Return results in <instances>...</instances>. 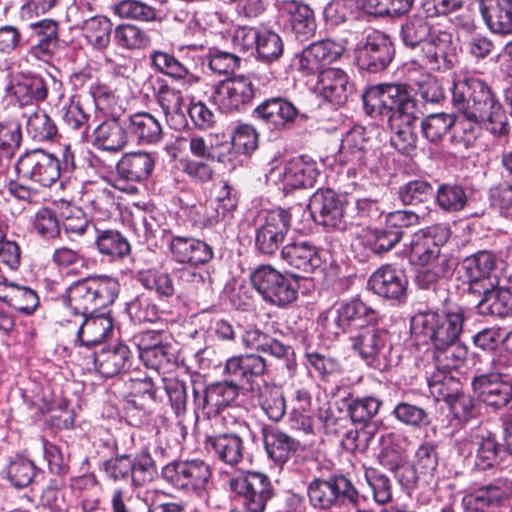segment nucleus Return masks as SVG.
<instances>
[{
	"label": "nucleus",
	"mask_w": 512,
	"mask_h": 512,
	"mask_svg": "<svg viewBox=\"0 0 512 512\" xmlns=\"http://www.w3.org/2000/svg\"><path fill=\"white\" fill-rule=\"evenodd\" d=\"M512 498L507 480L496 479L466 493L461 499L463 512H496Z\"/></svg>",
	"instance_id": "6ab92c4d"
},
{
	"label": "nucleus",
	"mask_w": 512,
	"mask_h": 512,
	"mask_svg": "<svg viewBox=\"0 0 512 512\" xmlns=\"http://www.w3.org/2000/svg\"><path fill=\"white\" fill-rule=\"evenodd\" d=\"M151 66L159 73L177 81L183 85L192 87L201 81V77L193 73L184 63L178 60L174 54L154 50L150 56Z\"/></svg>",
	"instance_id": "58836bf2"
},
{
	"label": "nucleus",
	"mask_w": 512,
	"mask_h": 512,
	"mask_svg": "<svg viewBox=\"0 0 512 512\" xmlns=\"http://www.w3.org/2000/svg\"><path fill=\"white\" fill-rule=\"evenodd\" d=\"M18 175L29 178L43 187H51L60 178V162L42 149L24 153L16 162Z\"/></svg>",
	"instance_id": "aec40b11"
},
{
	"label": "nucleus",
	"mask_w": 512,
	"mask_h": 512,
	"mask_svg": "<svg viewBox=\"0 0 512 512\" xmlns=\"http://www.w3.org/2000/svg\"><path fill=\"white\" fill-rule=\"evenodd\" d=\"M456 118L448 113L429 114L421 120V133L430 143L437 144L454 127Z\"/></svg>",
	"instance_id": "4d7b16f0"
},
{
	"label": "nucleus",
	"mask_w": 512,
	"mask_h": 512,
	"mask_svg": "<svg viewBox=\"0 0 512 512\" xmlns=\"http://www.w3.org/2000/svg\"><path fill=\"white\" fill-rule=\"evenodd\" d=\"M452 235L449 223H435L413 233L409 244L410 261L427 267L439 258L440 249Z\"/></svg>",
	"instance_id": "f8f14e48"
},
{
	"label": "nucleus",
	"mask_w": 512,
	"mask_h": 512,
	"mask_svg": "<svg viewBox=\"0 0 512 512\" xmlns=\"http://www.w3.org/2000/svg\"><path fill=\"white\" fill-rule=\"evenodd\" d=\"M169 250L172 260L192 267L207 264L213 259L214 250L204 240L170 232Z\"/></svg>",
	"instance_id": "c85d7f7f"
},
{
	"label": "nucleus",
	"mask_w": 512,
	"mask_h": 512,
	"mask_svg": "<svg viewBox=\"0 0 512 512\" xmlns=\"http://www.w3.org/2000/svg\"><path fill=\"white\" fill-rule=\"evenodd\" d=\"M131 484L142 487L158 476V468L148 449H142L132 458Z\"/></svg>",
	"instance_id": "0e129e2a"
},
{
	"label": "nucleus",
	"mask_w": 512,
	"mask_h": 512,
	"mask_svg": "<svg viewBox=\"0 0 512 512\" xmlns=\"http://www.w3.org/2000/svg\"><path fill=\"white\" fill-rule=\"evenodd\" d=\"M452 104L464 118L455 123L450 137L452 144L469 149L482 127L494 136L510 132L508 117L492 89L480 78L459 76L453 82Z\"/></svg>",
	"instance_id": "f257e3e1"
},
{
	"label": "nucleus",
	"mask_w": 512,
	"mask_h": 512,
	"mask_svg": "<svg viewBox=\"0 0 512 512\" xmlns=\"http://www.w3.org/2000/svg\"><path fill=\"white\" fill-rule=\"evenodd\" d=\"M274 5L279 24L297 40L307 41L315 35L317 23L310 6L297 0H275Z\"/></svg>",
	"instance_id": "2eb2a0df"
},
{
	"label": "nucleus",
	"mask_w": 512,
	"mask_h": 512,
	"mask_svg": "<svg viewBox=\"0 0 512 512\" xmlns=\"http://www.w3.org/2000/svg\"><path fill=\"white\" fill-rule=\"evenodd\" d=\"M318 175L317 169L301 160H292L284 167H274L266 174L269 190L291 192L297 189L313 188Z\"/></svg>",
	"instance_id": "dca6fc26"
},
{
	"label": "nucleus",
	"mask_w": 512,
	"mask_h": 512,
	"mask_svg": "<svg viewBox=\"0 0 512 512\" xmlns=\"http://www.w3.org/2000/svg\"><path fill=\"white\" fill-rule=\"evenodd\" d=\"M128 131L116 118L108 119L99 124L93 132L94 147L117 153L128 143Z\"/></svg>",
	"instance_id": "a18cd8bd"
},
{
	"label": "nucleus",
	"mask_w": 512,
	"mask_h": 512,
	"mask_svg": "<svg viewBox=\"0 0 512 512\" xmlns=\"http://www.w3.org/2000/svg\"><path fill=\"white\" fill-rule=\"evenodd\" d=\"M364 479L372 491L373 500L378 505H386L393 499V484L391 479L374 467L363 466Z\"/></svg>",
	"instance_id": "e2e57ef3"
},
{
	"label": "nucleus",
	"mask_w": 512,
	"mask_h": 512,
	"mask_svg": "<svg viewBox=\"0 0 512 512\" xmlns=\"http://www.w3.org/2000/svg\"><path fill=\"white\" fill-rule=\"evenodd\" d=\"M33 44L31 49L37 56H51L59 49V24L53 19H42L29 24Z\"/></svg>",
	"instance_id": "c03bdc74"
},
{
	"label": "nucleus",
	"mask_w": 512,
	"mask_h": 512,
	"mask_svg": "<svg viewBox=\"0 0 512 512\" xmlns=\"http://www.w3.org/2000/svg\"><path fill=\"white\" fill-rule=\"evenodd\" d=\"M161 477L176 490L198 498L214 488L213 468L203 459L170 461L162 467Z\"/></svg>",
	"instance_id": "39448f33"
},
{
	"label": "nucleus",
	"mask_w": 512,
	"mask_h": 512,
	"mask_svg": "<svg viewBox=\"0 0 512 512\" xmlns=\"http://www.w3.org/2000/svg\"><path fill=\"white\" fill-rule=\"evenodd\" d=\"M473 295L481 296L476 305L478 314L498 318H506L512 315V294L508 286L504 289L493 283L491 288H487L480 293H473Z\"/></svg>",
	"instance_id": "79ce46f5"
},
{
	"label": "nucleus",
	"mask_w": 512,
	"mask_h": 512,
	"mask_svg": "<svg viewBox=\"0 0 512 512\" xmlns=\"http://www.w3.org/2000/svg\"><path fill=\"white\" fill-rule=\"evenodd\" d=\"M392 415L398 422L414 429H422L431 423L426 408L405 400L399 401L394 406Z\"/></svg>",
	"instance_id": "680f3d73"
},
{
	"label": "nucleus",
	"mask_w": 512,
	"mask_h": 512,
	"mask_svg": "<svg viewBox=\"0 0 512 512\" xmlns=\"http://www.w3.org/2000/svg\"><path fill=\"white\" fill-rule=\"evenodd\" d=\"M479 11L494 34H512V0H479Z\"/></svg>",
	"instance_id": "e433bc0d"
},
{
	"label": "nucleus",
	"mask_w": 512,
	"mask_h": 512,
	"mask_svg": "<svg viewBox=\"0 0 512 512\" xmlns=\"http://www.w3.org/2000/svg\"><path fill=\"white\" fill-rule=\"evenodd\" d=\"M137 280L147 290L154 291L160 299L171 298L175 294L173 279L166 272L156 269L142 270L138 273Z\"/></svg>",
	"instance_id": "338daca9"
},
{
	"label": "nucleus",
	"mask_w": 512,
	"mask_h": 512,
	"mask_svg": "<svg viewBox=\"0 0 512 512\" xmlns=\"http://www.w3.org/2000/svg\"><path fill=\"white\" fill-rule=\"evenodd\" d=\"M347 194H312L309 209L315 221L327 229H346L344 209Z\"/></svg>",
	"instance_id": "bb28decb"
},
{
	"label": "nucleus",
	"mask_w": 512,
	"mask_h": 512,
	"mask_svg": "<svg viewBox=\"0 0 512 512\" xmlns=\"http://www.w3.org/2000/svg\"><path fill=\"white\" fill-rule=\"evenodd\" d=\"M252 117L270 132L289 131L308 119L293 102L281 96L265 99L254 108Z\"/></svg>",
	"instance_id": "1a4fd4ad"
},
{
	"label": "nucleus",
	"mask_w": 512,
	"mask_h": 512,
	"mask_svg": "<svg viewBox=\"0 0 512 512\" xmlns=\"http://www.w3.org/2000/svg\"><path fill=\"white\" fill-rule=\"evenodd\" d=\"M258 93L252 77L238 75L219 82L211 99L221 112L228 114L245 110Z\"/></svg>",
	"instance_id": "ddd939ff"
},
{
	"label": "nucleus",
	"mask_w": 512,
	"mask_h": 512,
	"mask_svg": "<svg viewBox=\"0 0 512 512\" xmlns=\"http://www.w3.org/2000/svg\"><path fill=\"white\" fill-rule=\"evenodd\" d=\"M0 301L19 313L32 315L40 304L37 292L16 282H0Z\"/></svg>",
	"instance_id": "37998d69"
},
{
	"label": "nucleus",
	"mask_w": 512,
	"mask_h": 512,
	"mask_svg": "<svg viewBox=\"0 0 512 512\" xmlns=\"http://www.w3.org/2000/svg\"><path fill=\"white\" fill-rule=\"evenodd\" d=\"M12 89L13 95L22 106L43 102L48 96V83L39 75L23 77Z\"/></svg>",
	"instance_id": "864d4df0"
},
{
	"label": "nucleus",
	"mask_w": 512,
	"mask_h": 512,
	"mask_svg": "<svg viewBox=\"0 0 512 512\" xmlns=\"http://www.w3.org/2000/svg\"><path fill=\"white\" fill-rule=\"evenodd\" d=\"M360 239L362 245L377 256L391 251L402 240L385 223L380 227L363 230Z\"/></svg>",
	"instance_id": "3c124183"
},
{
	"label": "nucleus",
	"mask_w": 512,
	"mask_h": 512,
	"mask_svg": "<svg viewBox=\"0 0 512 512\" xmlns=\"http://www.w3.org/2000/svg\"><path fill=\"white\" fill-rule=\"evenodd\" d=\"M205 449L219 462L237 467L248 458L249 453L243 436L231 429L216 430L205 436Z\"/></svg>",
	"instance_id": "f3484780"
},
{
	"label": "nucleus",
	"mask_w": 512,
	"mask_h": 512,
	"mask_svg": "<svg viewBox=\"0 0 512 512\" xmlns=\"http://www.w3.org/2000/svg\"><path fill=\"white\" fill-rule=\"evenodd\" d=\"M281 258L289 266L305 273H313L322 265L318 247L309 241L288 243L281 249Z\"/></svg>",
	"instance_id": "4c0bfd02"
},
{
	"label": "nucleus",
	"mask_w": 512,
	"mask_h": 512,
	"mask_svg": "<svg viewBox=\"0 0 512 512\" xmlns=\"http://www.w3.org/2000/svg\"><path fill=\"white\" fill-rule=\"evenodd\" d=\"M394 45L388 35L373 30L357 49V65L369 73L384 71L394 58Z\"/></svg>",
	"instance_id": "a211bd4d"
},
{
	"label": "nucleus",
	"mask_w": 512,
	"mask_h": 512,
	"mask_svg": "<svg viewBox=\"0 0 512 512\" xmlns=\"http://www.w3.org/2000/svg\"><path fill=\"white\" fill-rule=\"evenodd\" d=\"M250 282L264 302L278 308H287L298 299V280L269 264L256 267L250 273Z\"/></svg>",
	"instance_id": "423d86ee"
},
{
	"label": "nucleus",
	"mask_w": 512,
	"mask_h": 512,
	"mask_svg": "<svg viewBox=\"0 0 512 512\" xmlns=\"http://www.w3.org/2000/svg\"><path fill=\"white\" fill-rule=\"evenodd\" d=\"M346 402V410L350 419L352 422L359 424L369 423L378 414L382 406V401L372 395L350 396L346 399Z\"/></svg>",
	"instance_id": "13d9d810"
},
{
	"label": "nucleus",
	"mask_w": 512,
	"mask_h": 512,
	"mask_svg": "<svg viewBox=\"0 0 512 512\" xmlns=\"http://www.w3.org/2000/svg\"><path fill=\"white\" fill-rule=\"evenodd\" d=\"M114 42L126 50H140L148 47L151 38L148 33L133 24H121L114 29Z\"/></svg>",
	"instance_id": "774afa93"
},
{
	"label": "nucleus",
	"mask_w": 512,
	"mask_h": 512,
	"mask_svg": "<svg viewBox=\"0 0 512 512\" xmlns=\"http://www.w3.org/2000/svg\"><path fill=\"white\" fill-rule=\"evenodd\" d=\"M0 474L2 479L7 480L13 487L21 489L32 483L36 475V466L28 458L15 455L8 459Z\"/></svg>",
	"instance_id": "8fccbe9b"
},
{
	"label": "nucleus",
	"mask_w": 512,
	"mask_h": 512,
	"mask_svg": "<svg viewBox=\"0 0 512 512\" xmlns=\"http://www.w3.org/2000/svg\"><path fill=\"white\" fill-rule=\"evenodd\" d=\"M310 505L318 510H330L334 507H358L361 504V493L349 477L348 473L331 467L320 469L307 486Z\"/></svg>",
	"instance_id": "7ed1b4c3"
},
{
	"label": "nucleus",
	"mask_w": 512,
	"mask_h": 512,
	"mask_svg": "<svg viewBox=\"0 0 512 512\" xmlns=\"http://www.w3.org/2000/svg\"><path fill=\"white\" fill-rule=\"evenodd\" d=\"M373 157L366 129L362 126H354L345 134L336 155L340 164L351 165L354 169H372Z\"/></svg>",
	"instance_id": "393cba45"
},
{
	"label": "nucleus",
	"mask_w": 512,
	"mask_h": 512,
	"mask_svg": "<svg viewBox=\"0 0 512 512\" xmlns=\"http://www.w3.org/2000/svg\"><path fill=\"white\" fill-rule=\"evenodd\" d=\"M439 464L438 445L433 440L424 439L416 448L412 458V467L429 483Z\"/></svg>",
	"instance_id": "603ef678"
},
{
	"label": "nucleus",
	"mask_w": 512,
	"mask_h": 512,
	"mask_svg": "<svg viewBox=\"0 0 512 512\" xmlns=\"http://www.w3.org/2000/svg\"><path fill=\"white\" fill-rule=\"evenodd\" d=\"M59 216L62 218V228L67 237L74 241L76 237L95 233L96 225L88 219L86 213L78 206L64 198L53 201Z\"/></svg>",
	"instance_id": "c9c22d12"
},
{
	"label": "nucleus",
	"mask_w": 512,
	"mask_h": 512,
	"mask_svg": "<svg viewBox=\"0 0 512 512\" xmlns=\"http://www.w3.org/2000/svg\"><path fill=\"white\" fill-rule=\"evenodd\" d=\"M343 52L344 47L330 39L313 42L295 55L292 65L303 76L319 75L324 66L340 59Z\"/></svg>",
	"instance_id": "4be33fe9"
},
{
	"label": "nucleus",
	"mask_w": 512,
	"mask_h": 512,
	"mask_svg": "<svg viewBox=\"0 0 512 512\" xmlns=\"http://www.w3.org/2000/svg\"><path fill=\"white\" fill-rule=\"evenodd\" d=\"M267 370V361L257 353H245L229 357L224 365L223 374L239 389L255 393L258 384L255 379L263 376Z\"/></svg>",
	"instance_id": "412c9836"
},
{
	"label": "nucleus",
	"mask_w": 512,
	"mask_h": 512,
	"mask_svg": "<svg viewBox=\"0 0 512 512\" xmlns=\"http://www.w3.org/2000/svg\"><path fill=\"white\" fill-rule=\"evenodd\" d=\"M476 446L474 468L482 472L500 468L509 454L506 443L492 432L477 436Z\"/></svg>",
	"instance_id": "f704fd0d"
},
{
	"label": "nucleus",
	"mask_w": 512,
	"mask_h": 512,
	"mask_svg": "<svg viewBox=\"0 0 512 512\" xmlns=\"http://www.w3.org/2000/svg\"><path fill=\"white\" fill-rule=\"evenodd\" d=\"M94 243L97 251L110 261H120L131 254L130 242L116 229H95Z\"/></svg>",
	"instance_id": "de8ad7c7"
},
{
	"label": "nucleus",
	"mask_w": 512,
	"mask_h": 512,
	"mask_svg": "<svg viewBox=\"0 0 512 512\" xmlns=\"http://www.w3.org/2000/svg\"><path fill=\"white\" fill-rule=\"evenodd\" d=\"M237 206V194H210L201 204L204 222L214 225L226 217H232Z\"/></svg>",
	"instance_id": "09e8293b"
},
{
	"label": "nucleus",
	"mask_w": 512,
	"mask_h": 512,
	"mask_svg": "<svg viewBox=\"0 0 512 512\" xmlns=\"http://www.w3.org/2000/svg\"><path fill=\"white\" fill-rule=\"evenodd\" d=\"M468 348L455 342L447 347L434 348V362L438 371L450 372L462 368L468 358Z\"/></svg>",
	"instance_id": "bf43d9fd"
},
{
	"label": "nucleus",
	"mask_w": 512,
	"mask_h": 512,
	"mask_svg": "<svg viewBox=\"0 0 512 512\" xmlns=\"http://www.w3.org/2000/svg\"><path fill=\"white\" fill-rule=\"evenodd\" d=\"M82 321L76 333L81 346L91 348L103 343L113 332V318L110 313L97 312L80 315Z\"/></svg>",
	"instance_id": "2f4dec72"
},
{
	"label": "nucleus",
	"mask_w": 512,
	"mask_h": 512,
	"mask_svg": "<svg viewBox=\"0 0 512 512\" xmlns=\"http://www.w3.org/2000/svg\"><path fill=\"white\" fill-rule=\"evenodd\" d=\"M496 256L494 253L481 250L468 257L461 263L463 284L469 294L480 293L491 288V273L496 268Z\"/></svg>",
	"instance_id": "b1692460"
},
{
	"label": "nucleus",
	"mask_w": 512,
	"mask_h": 512,
	"mask_svg": "<svg viewBox=\"0 0 512 512\" xmlns=\"http://www.w3.org/2000/svg\"><path fill=\"white\" fill-rule=\"evenodd\" d=\"M421 50L425 64L433 70H449L457 62L452 35L447 31L438 30Z\"/></svg>",
	"instance_id": "72a5a7b5"
},
{
	"label": "nucleus",
	"mask_w": 512,
	"mask_h": 512,
	"mask_svg": "<svg viewBox=\"0 0 512 512\" xmlns=\"http://www.w3.org/2000/svg\"><path fill=\"white\" fill-rule=\"evenodd\" d=\"M382 320L380 311L357 295L338 304L333 322L327 330L337 338L342 334L358 331L366 325L379 324Z\"/></svg>",
	"instance_id": "6e6552de"
},
{
	"label": "nucleus",
	"mask_w": 512,
	"mask_h": 512,
	"mask_svg": "<svg viewBox=\"0 0 512 512\" xmlns=\"http://www.w3.org/2000/svg\"><path fill=\"white\" fill-rule=\"evenodd\" d=\"M82 31L87 42L96 50H105L111 42L113 23L105 16H94L85 20Z\"/></svg>",
	"instance_id": "5fc2aeb1"
},
{
	"label": "nucleus",
	"mask_w": 512,
	"mask_h": 512,
	"mask_svg": "<svg viewBox=\"0 0 512 512\" xmlns=\"http://www.w3.org/2000/svg\"><path fill=\"white\" fill-rule=\"evenodd\" d=\"M351 349L370 367L386 371L393 366L392 335L379 324L366 325L350 337Z\"/></svg>",
	"instance_id": "0eeeda50"
},
{
	"label": "nucleus",
	"mask_w": 512,
	"mask_h": 512,
	"mask_svg": "<svg viewBox=\"0 0 512 512\" xmlns=\"http://www.w3.org/2000/svg\"><path fill=\"white\" fill-rule=\"evenodd\" d=\"M96 370L105 378L127 372L132 365V352L123 342L101 349L94 355Z\"/></svg>",
	"instance_id": "473e14b6"
},
{
	"label": "nucleus",
	"mask_w": 512,
	"mask_h": 512,
	"mask_svg": "<svg viewBox=\"0 0 512 512\" xmlns=\"http://www.w3.org/2000/svg\"><path fill=\"white\" fill-rule=\"evenodd\" d=\"M367 286L381 298L403 302L407 295L408 278L404 269L385 264L371 274Z\"/></svg>",
	"instance_id": "a878e982"
},
{
	"label": "nucleus",
	"mask_w": 512,
	"mask_h": 512,
	"mask_svg": "<svg viewBox=\"0 0 512 512\" xmlns=\"http://www.w3.org/2000/svg\"><path fill=\"white\" fill-rule=\"evenodd\" d=\"M119 291V281L114 277L87 276L72 282L66 288L62 303L73 316L89 315L112 305Z\"/></svg>",
	"instance_id": "f03ea898"
},
{
	"label": "nucleus",
	"mask_w": 512,
	"mask_h": 512,
	"mask_svg": "<svg viewBox=\"0 0 512 512\" xmlns=\"http://www.w3.org/2000/svg\"><path fill=\"white\" fill-rule=\"evenodd\" d=\"M26 117V130L33 140L50 141L57 135L56 124L44 110L36 108Z\"/></svg>",
	"instance_id": "69168bd1"
},
{
	"label": "nucleus",
	"mask_w": 512,
	"mask_h": 512,
	"mask_svg": "<svg viewBox=\"0 0 512 512\" xmlns=\"http://www.w3.org/2000/svg\"><path fill=\"white\" fill-rule=\"evenodd\" d=\"M241 343L246 349L270 355L278 360H287L293 348L258 327L246 329L241 335Z\"/></svg>",
	"instance_id": "ea45409f"
},
{
	"label": "nucleus",
	"mask_w": 512,
	"mask_h": 512,
	"mask_svg": "<svg viewBox=\"0 0 512 512\" xmlns=\"http://www.w3.org/2000/svg\"><path fill=\"white\" fill-rule=\"evenodd\" d=\"M406 441V437L390 432L382 438V448L378 455L380 464L391 470L396 471L402 466L405 459V449L402 443Z\"/></svg>",
	"instance_id": "6e6d98bb"
},
{
	"label": "nucleus",
	"mask_w": 512,
	"mask_h": 512,
	"mask_svg": "<svg viewBox=\"0 0 512 512\" xmlns=\"http://www.w3.org/2000/svg\"><path fill=\"white\" fill-rule=\"evenodd\" d=\"M465 320V309L453 306L442 313L432 310L418 312L411 319V329L428 338L433 348H442L459 340Z\"/></svg>",
	"instance_id": "20e7f679"
},
{
	"label": "nucleus",
	"mask_w": 512,
	"mask_h": 512,
	"mask_svg": "<svg viewBox=\"0 0 512 512\" xmlns=\"http://www.w3.org/2000/svg\"><path fill=\"white\" fill-rule=\"evenodd\" d=\"M230 487L237 495L241 506L250 510L265 512L268 502L276 496L271 478L260 471H246L231 479Z\"/></svg>",
	"instance_id": "9d476101"
},
{
	"label": "nucleus",
	"mask_w": 512,
	"mask_h": 512,
	"mask_svg": "<svg viewBox=\"0 0 512 512\" xmlns=\"http://www.w3.org/2000/svg\"><path fill=\"white\" fill-rule=\"evenodd\" d=\"M266 455L276 466L283 467L292 456L306 450V445L282 429L267 425L261 430Z\"/></svg>",
	"instance_id": "cd10ccee"
},
{
	"label": "nucleus",
	"mask_w": 512,
	"mask_h": 512,
	"mask_svg": "<svg viewBox=\"0 0 512 512\" xmlns=\"http://www.w3.org/2000/svg\"><path fill=\"white\" fill-rule=\"evenodd\" d=\"M125 125L128 133L140 145L157 144L163 138L160 121L148 112H136L127 117Z\"/></svg>",
	"instance_id": "a19ab883"
},
{
	"label": "nucleus",
	"mask_w": 512,
	"mask_h": 512,
	"mask_svg": "<svg viewBox=\"0 0 512 512\" xmlns=\"http://www.w3.org/2000/svg\"><path fill=\"white\" fill-rule=\"evenodd\" d=\"M433 19L420 7L413 14L408 15L400 25L399 38L403 45L409 49H421L437 34Z\"/></svg>",
	"instance_id": "7c9ffc66"
},
{
	"label": "nucleus",
	"mask_w": 512,
	"mask_h": 512,
	"mask_svg": "<svg viewBox=\"0 0 512 512\" xmlns=\"http://www.w3.org/2000/svg\"><path fill=\"white\" fill-rule=\"evenodd\" d=\"M156 160L155 153H127L118 162L117 171L122 178L128 181L142 182L152 173Z\"/></svg>",
	"instance_id": "49530a36"
},
{
	"label": "nucleus",
	"mask_w": 512,
	"mask_h": 512,
	"mask_svg": "<svg viewBox=\"0 0 512 512\" xmlns=\"http://www.w3.org/2000/svg\"><path fill=\"white\" fill-rule=\"evenodd\" d=\"M317 86L321 97L336 107L344 106L355 92V84L349 75L335 67L320 71Z\"/></svg>",
	"instance_id": "c756f323"
},
{
	"label": "nucleus",
	"mask_w": 512,
	"mask_h": 512,
	"mask_svg": "<svg viewBox=\"0 0 512 512\" xmlns=\"http://www.w3.org/2000/svg\"><path fill=\"white\" fill-rule=\"evenodd\" d=\"M292 225L289 209L277 207L266 213L264 222L255 230V248L262 254L271 256L284 242Z\"/></svg>",
	"instance_id": "4468645a"
},
{
	"label": "nucleus",
	"mask_w": 512,
	"mask_h": 512,
	"mask_svg": "<svg viewBox=\"0 0 512 512\" xmlns=\"http://www.w3.org/2000/svg\"><path fill=\"white\" fill-rule=\"evenodd\" d=\"M192 388L196 408L207 418L215 417V424L225 419L221 413L237 400L240 392L238 384L229 379L206 384L201 391L197 380L192 379Z\"/></svg>",
	"instance_id": "9b49d317"
},
{
	"label": "nucleus",
	"mask_w": 512,
	"mask_h": 512,
	"mask_svg": "<svg viewBox=\"0 0 512 512\" xmlns=\"http://www.w3.org/2000/svg\"><path fill=\"white\" fill-rule=\"evenodd\" d=\"M471 388L478 400L493 412L504 409L512 401V383L477 369Z\"/></svg>",
	"instance_id": "5701e85b"
},
{
	"label": "nucleus",
	"mask_w": 512,
	"mask_h": 512,
	"mask_svg": "<svg viewBox=\"0 0 512 512\" xmlns=\"http://www.w3.org/2000/svg\"><path fill=\"white\" fill-rule=\"evenodd\" d=\"M430 392L437 400H442L448 405L462 392V383L459 378L450 372L438 371L428 381Z\"/></svg>",
	"instance_id": "052dcab7"
}]
</instances>
